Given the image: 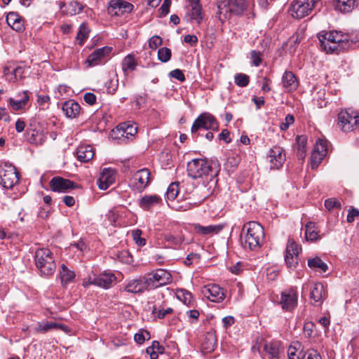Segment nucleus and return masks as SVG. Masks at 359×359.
Masks as SVG:
<instances>
[{
  "label": "nucleus",
  "mask_w": 359,
  "mask_h": 359,
  "mask_svg": "<svg viewBox=\"0 0 359 359\" xmlns=\"http://www.w3.org/2000/svg\"><path fill=\"white\" fill-rule=\"evenodd\" d=\"M318 37L321 48L327 53L338 54L341 51L359 47V41L337 31H323L318 34Z\"/></svg>",
  "instance_id": "f257e3e1"
},
{
  "label": "nucleus",
  "mask_w": 359,
  "mask_h": 359,
  "mask_svg": "<svg viewBox=\"0 0 359 359\" xmlns=\"http://www.w3.org/2000/svg\"><path fill=\"white\" fill-rule=\"evenodd\" d=\"M219 171V165L216 162L206 159L195 158L187 163L188 175L193 179L202 178L203 184L210 185V188L216 185Z\"/></svg>",
  "instance_id": "f03ea898"
},
{
  "label": "nucleus",
  "mask_w": 359,
  "mask_h": 359,
  "mask_svg": "<svg viewBox=\"0 0 359 359\" xmlns=\"http://www.w3.org/2000/svg\"><path fill=\"white\" fill-rule=\"evenodd\" d=\"M264 241L263 226L258 222L250 221L245 223L241 232V242L245 249L257 250Z\"/></svg>",
  "instance_id": "7ed1b4c3"
},
{
  "label": "nucleus",
  "mask_w": 359,
  "mask_h": 359,
  "mask_svg": "<svg viewBox=\"0 0 359 359\" xmlns=\"http://www.w3.org/2000/svg\"><path fill=\"white\" fill-rule=\"evenodd\" d=\"M252 6H254L253 0H219L217 17L221 22H224L231 14L241 15Z\"/></svg>",
  "instance_id": "20e7f679"
},
{
  "label": "nucleus",
  "mask_w": 359,
  "mask_h": 359,
  "mask_svg": "<svg viewBox=\"0 0 359 359\" xmlns=\"http://www.w3.org/2000/svg\"><path fill=\"white\" fill-rule=\"evenodd\" d=\"M34 261L41 276L48 277L55 273L56 263L48 248L38 249L35 252Z\"/></svg>",
  "instance_id": "39448f33"
},
{
  "label": "nucleus",
  "mask_w": 359,
  "mask_h": 359,
  "mask_svg": "<svg viewBox=\"0 0 359 359\" xmlns=\"http://www.w3.org/2000/svg\"><path fill=\"white\" fill-rule=\"evenodd\" d=\"M338 127L344 133L353 131L359 126V114L351 109L342 110L338 114Z\"/></svg>",
  "instance_id": "423d86ee"
},
{
  "label": "nucleus",
  "mask_w": 359,
  "mask_h": 359,
  "mask_svg": "<svg viewBox=\"0 0 359 359\" xmlns=\"http://www.w3.org/2000/svg\"><path fill=\"white\" fill-rule=\"evenodd\" d=\"M19 179V173L15 166L8 163L0 165V184L3 187L12 189Z\"/></svg>",
  "instance_id": "0eeeda50"
},
{
  "label": "nucleus",
  "mask_w": 359,
  "mask_h": 359,
  "mask_svg": "<svg viewBox=\"0 0 359 359\" xmlns=\"http://www.w3.org/2000/svg\"><path fill=\"white\" fill-rule=\"evenodd\" d=\"M318 0H294L290 5V12L294 18L301 19L309 15Z\"/></svg>",
  "instance_id": "6e6552de"
},
{
  "label": "nucleus",
  "mask_w": 359,
  "mask_h": 359,
  "mask_svg": "<svg viewBox=\"0 0 359 359\" xmlns=\"http://www.w3.org/2000/svg\"><path fill=\"white\" fill-rule=\"evenodd\" d=\"M149 289L165 285L172 282V276L168 271L158 269L155 271L145 274Z\"/></svg>",
  "instance_id": "1a4fd4ad"
},
{
  "label": "nucleus",
  "mask_w": 359,
  "mask_h": 359,
  "mask_svg": "<svg viewBox=\"0 0 359 359\" xmlns=\"http://www.w3.org/2000/svg\"><path fill=\"white\" fill-rule=\"evenodd\" d=\"M218 130L219 124L213 115L210 113H202L194 121L191 131L195 134L200 129Z\"/></svg>",
  "instance_id": "9d476101"
},
{
  "label": "nucleus",
  "mask_w": 359,
  "mask_h": 359,
  "mask_svg": "<svg viewBox=\"0 0 359 359\" xmlns=\"http://www.w3.org/2000/svg\"><path fill=\"white\" fill-rule=\"evenodd\" d=\"M149 170L147 168L137 171L130 180V186L137 191H142L150 183Z\"/></svg>",
  "instance_id": "9b49d317"
},
{
  "label": "nucleus",
  "mask_w": 359,
  "mask_h": 359,
  "mask_svg": "<svg viewBox=\"0 0 359 359\" xmlns=\"http://www.w3.org/2000/svg\"><path fill=\"white\" fill-rule=\"evenodd\" d=\"M301 250L302 248L293 240H288L285 255V261L288 268L294 269L297 266Z\"/></svg>",
  "instance_id": "f8f14e48"
},
{
  "label": "nucleus",
  "mask_w": 359,
  "mask_h": 359,
  "mask_svg": "<svg viewBox=\"0 0 359 359\" xmlns=\"http://www.w3.org/2000/svg\"><path fill=\"white\" fill-rule=\"evenodd\" d=\"M201 293L204 297L213 302H221L225 298L224 289L216 284H208L203 286Z\"/></svg>",
  "instance_id": "ddd939ff"
},
{
  "label": "nucleus",
  "mask_w": 359,
  "mask_h": 359,
  "mask_svg": "<svg viewBox=\"0 0 359 359\" xmlns=\"http://www.w3.org/2000/svg\"><path fill=\"white\" fill-rule=\"evenodd\" d=\"M49 185L53 191L58 193H66L77 187V184L73 181L59 176L53 177Z\"/></svg>",
  "instance_id": "4468645a"
},
{
  "label": "nucleus",
  "mask_w": 359,
  "mask_h": 359,
  "mask_svg": "<svg viewBox=\"0 0 359 359\" xmlns=\"http://www.w3.org/2000/svg\"><path fill=\"white\" fill-rule=\"evenodd\" d=\"M124 290L129 293H142L146 290H149L148 283L145 275L139 278L133 279L126 284Z\"/></svg>",
  "instance_id": "2eb2a0df"
},
{
  "label": "nucleus",
  "mask_w": 359,
  "mask_h": 359,
  "mask_svg": "<svg viewBox=\"0 0 359 359\" xmlns=\"http://www.w3.org/2000/svg\"><path fill=\"white\" fill-rule=\"evenodd\" d=\"M189 6L187 13L184 17L187 22L196 20L200 24L203 20L202 7L199 3V0H188Z\"/></svg>",
  "instance_id": "dca6fc26"
},
{
  "label": "nucleus",
  "mask_w": 359,
  "mask_h": 359,
  "mask_svg": "<svg viewBox=\"0 0 359 359\" xmlns=\"http://www.w3.org/2000/svg\"><path fill=\"white\" fill-rule=\"evenodd\" d=\"M112 50L111 47L104 46L96 49L88 57L87 62L89 66H96L104 62Z\"/></svg>",
  "instance_id": "f3484780"
},
{
  "label": "nucleus",
  "mask_w": 359,
  "mask_h": 359,
  "mask_svg": "<svg viewBox=\"0 0 359 359\" xmlns=\"http://www.w3.org/2000/svg\"><path fill=\"white\" fill-rule=\"evenodd\" d=\"M280 304L283 309L291 311L297 305V293L293 290H288L281 292Z\"/></svg>",
  "instance_id": "a211bd4d"
},
{
  "label": "nucleus",
  "mask_w": 359,
  "mask_h": 359,
  "mask_svg": "<svg viewBox=\"0 0 359 359\" xmlns=\"http://www.w3.org/2000/svg\"><path fill=\"white\" fill-rule=\"evenodd\" d=\"M133 5L129 2L112 0L108 8V12L112 15H120L124 13H130L133 10Z\"/></svg>",
  "instance_id": "6ab92c4d"
},
{
  "label": "nucleus",
  "mask_w": 359,
  "mask_h": 359,
  "mask_svg": "<svg viewBox=\"0 0 359 359\" xmlns=\"http://www.w3.org/2000/svg\"><path fill=\"white\" fill-rule=\"evenodd\" d=\"M268 158L271 168L278 169L285 161V154L282 147L275 146L269 150Z\"/></svg>",
  "instance_id": "aec40b11"
},
{
  "label": "nucleus",
  "mask_w": 359,
  "mask_h": 359,
  "mask_svg": "<svg viewBox=\"0 0 359 359\" xmlns=\"http://www.w3.org/2000/svg\"><path fill=\"white\" fill-rule=\"evenodd\" d=\"M115 172L109 168H104L97 180V185L100 189L106 190L115 182Z\"/></svg>",
  "instance_id": "412c9836"
},
{
  "label": "nucleus",
  "mask_w": 359,
  "mask_h": 359,
  "mask_svg": "<svg viewBox=\"0 0 359 359\" xmlns=\"http://www.w3.org/2000/svg\"><path fill=\"white\" fill-rule=\"evenodd\" d=\"M116 278L112 273H103L93 278L94 285L104 289L110 288Z\"/></svg>",
  "instance_id": "4be33fe9"
},
{
  "label": "nucleus",
  "mask_w": 359,
  "mask_h": 359,
  "mask_svg": "<svg viewBox=\"0 0 359 359\" xmlns=\"http://www.w3.org/2000/svg\"><path fill=\"white\" fill-rule=\"evenodd\" d=\"M359 0H333L334 9L342 13L352 12L358 5Z\"/></svg>",
  "instance_id": "5701e85b"
},
{
  "label": "nucleus",
  "mask_w": 359,
  "mask_h": 359,
  "mask_svg": "<svg viewBox=\"0 0 359 359\" xmlns=\"http://www.w3.org/2000/svg\"><path fill=\"white\" fill-rule=\"evenodd\" d=\"M62 109L65 116L69 118H76L81 113V106L73 100L63 102Z\"/></svg>",
  "instance_id": "b1692460"
},
{
  "label": "nucleus",
  "mask_w": 359,
  "mask_h": 359,
  "mask_svg": "<svg viewBox=\"0 0 359 359\" xmlns=\"http://www.w3.org/2000/svg\"><path fill=\"white\" fill-rule=\"evenodd\" d=\"M264 351L269 358H279L283 352V347L280 341H272L265 344Z\"/></svg>",
  "instance_id": "393cba45"
},
{
  "label": "nucleus",
  "mask_w": 359,
  "mask_h": 359,
  "mask_svg": "<svg viewBox=\"0 0 359 359\" xmlns=\"http://www.w3.org/2000/svg\"><path fill=\"white\" fill-rule=\"evenodd\" d=\"M325 292L321 283H314L310 288V298L313 301V304H320L325 298Z\"/></svg>",
  "instance_id": "a878e982"
},
{
  "label": "nucleus",
  "mask_w": 359,
  "mask_h": 359,
  "mask_svg": "<svg viewBox=\"0 0 359 359\" xmlns=\"http://www.w3.org/2000/svg\"><path fill=\"white\" fill-rule=\"evenodd\" d=\"M6 22L13 29L17 32H22L24 29L23 19L18 13H9L6 17Z\"/></svg>",
  "instance_id": "bb28decb"
},
{
  "label": "nucleus",
  "mask_w": 359,
  "mask_h": 359,
  "mask_svg": "<svg viewBox=\"0 0 359 359\" xmlns=\"http://www.w3.org/2000/svg\"><path fill=\"white\" fill-rule=\"evenodd\" d=\"M283 88L287 92L295 90L298 83L295 75L292 72L286 71L282 78Z\"/></svg>",
  "instance_id": "cd10ccee"
},
{
  "label": "nucleus",
  "mask_w": 359,
  "mask_h": 359,
  "mask_svg": "<svg viewBox=\"0 0 359 359\" xmlns=\"http://www.w3.org/2000/svg\"><path fill=\"white\" fill-rule=\"evenodd\" d=\"M85 8V6L81 4L79 1L72 0L67 4L66 9L62 11V14L65 15L74 16L81 13Z\"/></svg>",
  "instance_id": "c85d7f7f"
},
{
  "label": "nucleus",
  "mask_w": 359,
  "mask_h": 359,
  "mask_svg": "<svg viewBox=\"0 0 359 359\" xmlns=\"http://www.w3.org/2000/svg\"><path fill=\"white\" fill-rule=\"evenodd\" d=\"M59 276L61 284L64 286L74 280L76 274L74 271L70 270L65 264H62L59 269Z\"/></svg>",
  "instance_id": "c756f323"
},
{
  "label": "nucleus",
  "mask_w": 359,
  "mask_h": 359,
  "mask_svg": "<svg viewBox=\"0 0 359 359\" xmlns=\"http://www.w3.org/2000/svg\"><path fill=\"white\" fill-rule=\"evenodd\" d=\"M18 96L19 99L10 98L8 100L10 107L14 111L24 109L29 100V95L26 91L22 92Z\"/></svg>",
  "instance_id": "7c9ffc66"
},
{
  "label": "nucleus",
  "mask_w": 359,
  "mask_h": 359,
  "mask_svg": "<svg viewBox=\"0 0 359 359\" xmlns=\"http://www.w3.org/2000/svg\"><path fill=\"white\" fill-rule=\"evenodd\" d=\"M77 158L82 162H88L93 158L94 152L90 145H81L76 149Z\"/></svg>",
  "instance_id": "2f4dec72"
},
{
  "label": "nucleus",
  "mask_w": 359,
  "mask_h": 359,
  "mask_svg": "<svg viewBox=\"0 0 359 359\" xmlns=\"http://www.w3.org/2000/svg\"><path fill=\"white\" fill-rule=\"evenodd\" d=\"M161 201V198L158 195H145L140 198L139 205L144 210H148Z\"/></svg>",
  "instance_id": "473e14b6"
},
{
  "label": "nucleus",
  "mask_w": 359,
  "mask_h": 359,
  "mask_svg": "<svg viewBox=\"0 0 359 359\" xmlns=\"http://www.w3.org/2000/svg\"><path fill=\"white\" fill-rule=\"evenodd\" d=\"M216 345L217 338L215 332L213 331L206 332L202 342L203 348L207 352H211L214 351Z\"/></svg>",
  "instance_id": "72a5a7b5"
},
{
  "label": "nucleus",
  "mask_w": 359,
  "mask_h": 359,
  "mask_svg": "<svg viewBox=\"0 0 359 359\" xmlns=\"http://www.w3.org/2000/svg\"><path fill=\"white\" fill-rule=\"evenodd\" d=\"M67 327L64 325L57 324L55 322H38L34 327V330L37 332L45 333L53 329L60 328L65 330Z\"/></svg>",
  "instance_id": "f704fd0d"
},
{
  "label": "nucleus",
  "mask_w": 359,
  "mask_h": 359,
  "mask_svg": "<svg viewBox=\"0 0 359 359\" xmlns=\"http://www.w3.org/2000/svg\"><path fill=\"white\" fill-rule=\"evenodd\" d=\"M222 229V226L221 225H209L207 226H203L201 224H195L194 230L197 233L201 235H212L214 233H217Z\"/></svg>",
  "instance_id": "c9c22d12"
},
{
  "label": "nucleus",
  "mask_w": 359,
  "mask_h": 359,
  "mask_svg": "<svg viewBox=\"0 0 359 359\" xmlns=\"http://www.w3.org/2000/svg\"><path fill=\"white\" fill-rule=\"evenodd\" d=\"M305 236L307 241H314L320 238L316 224L309 222L305 226Z\"/></svg>",
  "instance_id": "e433bc0d"
},
{
  "label": "nucleus",
  "mask_w": 359,
  "mask_h": 359,
  "mask_svg": "<svg viewBox=\"0 0 359 359\" xmlns=\"http://www.w3.org/2000/svg\"><path fill=\"white\" fill-rule=\"evenodd\" d=\"M165 351L164 347L157 341H154L151 346L146 349L147 354L150 355L151 359H156L159 354H162Z\"/></svg>",
  "instance_id": "4c0bfd02"
},
{
  "label": "nucleus",
  "mask_w": 359,
  "mask_h": 359,
  "mask_svg": "<svg viewBox=\"0 0 359 359\" xmlns=\"http://www.w3.org/2000/svg\"><path fill=\"white\" fill-rule=\"evenodd\" d=\"M137 67V62L132 55H128L124 57L122 62V69L125 74H128V72H132Z\"/></svg>",
  "instance_id": "58836bf2"
},
{
  "label": "nucleus",
  "mask_w": 359,
  "mask_h": 359,
  "mask_svg": "<svg viewBox=\"0 0 359 359\" xmlns=\"http://www.w3.org/2000/svg\"><path fill=\"white\" fill-rule=\"evenodd\" d=\"M117 130L121 133L122 136L128 137V135L133 136L137 133V127L126 123L120 124L117 127Z\"/></svg>",
  "instance_id": "ea45409f"
},
{
  "label": "nucleus",
  "mask_w": 359,
  "mask_h": 359,
  "mask_svg": "<svg viewBox=\"0 0 359 359\" xmlns=\"http://www.w3.org/2000/svg\"><path fill=\"white\" fill-rule=\"evenodd\" d=\"M308 266L310 268L316 269L323 272H325L328 268L327 265L318 257L309 259Z\"/></svg>",
  "instance_id": "a19ab883"
},
{
  "label": "nucleus",
  "mask_w": 359,
  "mask_h": 359,
  "mask_svg": "<svg viewBox=\"0 0 359 359\" xmlns=\"http://www.w3.org/2000/svg\"><path fill=\"white\" fill-rule=\"evenodd\" d=\"M306 137L304 136H297L296 138L297 155L299 158H304L306 155Z\"/></svg>",
  "instance_id": "79ce46f5"
},
{
  "label": "nucleus",
  "mask_w": 359,
  "mask_h": 359,
  "mask_svg": "<svg viewBox=\"0 0 359 359\" xmlns=\"http://www.w3.org/2000/svg\"><path fill=\"white\" fill-rule=\"evenodd\" d=\"M90 29L87 27L86 23H82L80 27L79 32H77L76 39L79 41V44L82 45L85 39L88 37Z\"/></svg>",
  "instance_id": "37998d69"
},
{
  "label": "nucleus",
  "mask_w": 359,
  "mask_h": 359,
  "mask_svg": "<svg viewBox=\"0 0 359 359\" xmlns=\"http://www.w3.org/2000/svg\"><path fill=\"white\" fill-rule=\"evenodd\" d=\"M179 190V182L171 183L167 189V198L170 201H173L178 195Z\"/></svg>",
  "instance_id": "c03bdc74"
},
{
  "label": "nucleus",
  "mask_w": 359,
  "mask_h": 359,
  "mask_svg": "<svg viewBox=\"0 0 359 359\" xmlns=\"http://www.w3.org/2000/svg\"><path fill=\"white\" fill-rule=\"evenodd\" d=\"M172 312L173 309L172 308H167L164 309L158 307L156 305H154L152 308V313L159 319L164 318L167 315L171 314Z\"/></svg>",
  "instance_id": "a18cd8bd"
},
{
  "label": "nucleus",
  "mask_w": 359,
  "mask_h": 359,
  "mask_svg": "<svg viewBox=\"0 0 359 359\" xmlns=\"http://www.w3.org/2000/svg\"><path fill=\"white\" fill-rule=\"evenodd\" d=\"M306 355L302 351H299L295 346H290L287 350L288 359H303Z\"/></svg>",
  "instance_id": "49530a36"
},
{
  "label": "nucleus",
  "mask_w": 359,
  "mask_h": 359,
  "mask_svg": "<svg viewBox=\"0 0 359 359\" xmlns=\"http://www.w3.org/2000/svg\"><path fill=\"white\" fill-rule=\"evenodd\" d=\"M325 154H320L319 153H318V151L313 150L311 156V169H316L321 163L322 160L325 158Z\"/></svg>",
  "instance_id": "de8ad7c7"
},
{
  "label": "nucleus",
  "mask_w": 359,
  "mask_h": 359,
  "mask_svg": "<svg viewBox=\"0 0 359 359\" xmlns=\"http://www.w3.org/2000/svg\"><path fill=\"white\" fill-rule=\"evenodd\" d=\"M171 50L166 47L161 48L158 50V58L163 62H167L170 60L171 57Z\"/></svg>",
  "instance_id": "09e8293b"
},
{
  "label": "nucleus",
  "mask_w": 359,
  "mask_h": 359,
  "mask_svg": "<svg viewBox=\"0 0 359 359\" xmlns=\"http://www.w3.org/2000/svg\"><path fill=\"white\" fill-rule=\"evenodd\" d=\"M250 77L245 74L239 73L235 75V83L240 87H245L248 85Z\"/></svg>",
  "instance_id": "8fccbe9b"
},
{
  "label": "nucleus",
  "mask_w": 359,
  "mask_h": 359,
  "mask_svg": "<svg viewBox=\"0 0 359 359\" xmlns=\"http://www.w3.org/2000/svg\"><path fill=\"white\" fill-rule=\"evenodd\" d=\"M341 206L340 201L335 198H330L325 201V207L329 211L333 209H339Z\"/></svg>",
  "instance_id": "3c124183"
},
{
  "label": "nucleus",
  "mask_w": 359,
  "mask_h": 359,
  "mask_svg": "<svg viewBox=\"0 0 359 359\" xmlns=\"http://www.w3.org/2000/svg\"><path fill=\"white\" fill-rule=\"evenodd\" d=\"M13 70V65H8L4 68V76L6 78V80L10 83L16 82V77L15 76L14 72Z\"/></svg>",
  "instance_id": "603ef678"
},
{
  "label": "nucleus",
  "mask_w": 359,
  "mask_h": 359,
  "mask_svg": "<svg viewBox=\"0 0 359 359\" xmlns=\"http://www.w3.org/2000/svg\"><path fill=\"white\" fill-rule=\"evenodd\" d=\"M313 150L318 151V153L323 154L325 156L327 154V143L326 140L319 139L314 147Z\"/></svg>",
  "instance_id": "864d4df0"
},
{
  "label": "nucleus",
  "mask_w": 359,
  "mask_h": 359,
  "mask_svg": "<svg viewBox=\"0 0 359 359\" xmlns=\"http://www.w3.org/2000/svg\"><path fill=\"white\" fill-rule=\"evenodd\" d=\"M133 240L136 244L139 246H144L146 244V240L141 238L142 231L140 229H135L132 232Z\"/></svg>",
  "instance_id": "5fc2aeb1"
},
{
  "label": "nucleus",
  "mask_w": 359,
  "mask_h": 359,
  "mask_svg": "<svg viewBox=\"0 0 359 359\" xmlns=\"http://www.w3.org/2000/svg\"><path fill=\"white\" fill-rule=\"evenodd\" d=\"M171 5V0H164L163 4L159 8V16L161 18L165 17L170 11Z\"/></svg>",
  "instance_id": "6e6d98bb"
},
{
  "label": "nucleus",
  "mask_w": 359,
  "mask_h": 359,
  "mask_svg": "<svg viewBox=\"0 0 359 359\" xmlns=\"http://www.w3.org/2000/svg\"><path fill=\"white\" fill-rule=\"evenodd\" d=\"M164 239L170 242V243L175 245H180L182 243L183 239L181 237L179 236H175L172 234H165Z\"/></svg>",
  "instance_id": "4d7b16f0"
},
{
  "label": "nucleus",
  "mask_w": 359,
  "mask_h": 359,
  "mask_svg": "<svg viewBox=\"0 0 359 359\" xmlns=\"http://www.w3.org/2000/svg\"><path fill=\"white\" fill-rule=\"evenodd\" d=\"M250 58L254 66L258 67L262 62L261 53L259 51L252 50Z\"/></svg>",
  "instance_id": "13d9d810"
},
{
  "label": "nucleus",
  "mask_w": 359,
  "mask_h": 359,
  "mask_svg": "<svg viewBox=\"0 0 359 359\" xmlns=\"http://www.w3.org/2000/svg\"><path fill=\"white\" fill-rule=\"evenodd\" d=\"M13 65V72H14L15 76L16 77V81H18L19 79H21L23 76V74L25 73V67L20 65Z\"/></svg>",
  "instance_id": "bf43d9fd"
},
{
  "label": "nucleus",
  "mask_w": 359,
  "mask_h": 359,
  "mask_svg": "<svg viewBox=\"0 0 359 359\" xmlns=\"http://www.w3.org/2000/svg\"><path fill=\"white\" fill-rule=\"evenodd\" d=\"M162 39L158 36H152L149 41V46L151 49H156L159 46L162 44Z\"/></svg>",
  "instance_id": "052dcab7"
},
{
  "label": "nucleus",
  "mask_w": 359,
  "mask_h": 359,
  "mask_svg": "<svg viewBox=\"0 0 359 359\" xmlns=\"http://www.w3.org/2000/svg\"><path fill=\"white\" fill-rule=\"evenodd\" d=\"M294 121V116L291 114H287L285 116V122L282 123L280 126V128L281 130H286L288 129L290 125H292Z\"/></svg>",
  "instance_id": "680f3d73"
},
{
  "label": "nucleus",
  "mask_w": 359,
  "mask_h": 359,
  "mask_svg": "<svg viewBox=\"0 0 359 359\" xmlns=\"http://www.w3.org/2000/svg\"><path fill=\"white\" fill-rule=\"evenodd\" d=\"M146 337H147L148 339L150 337L149 332H148L147 331H144V333L142 332L137 333L134 336L135 341L139 344H143L144 341H145Z\"/></svg>",
  "instance_id": "e2e57ef3"
},
{
  "label": "nucleus",
  "mask_w": 359,
  "mask_h": 359,
  "mask_svg": "<svg viewBox=\"0 0 359 359\" xmlns=\"http://www.w3.org/2000/svg\"><path fill=\"white\" fill-rule=\"evenodd\" d=\"M359 216V210L355 208L351 207L348 210L346 220L348 223L354 221L355 218Z\"/></svg>",
  "instance_id": "0e129e2a"
},
{
  "label": "nucleus",
  "mask_w": 359,
  "mask_h": 359,
  "mask_svg": "<svg viewBox=\"0 0 359 359\" xmlns=\"http://www.w3.org/2000/svg\"><path fill=\"white\" fill-rule=\"evenodd\" d=\"M120 261L124 263L130 264L133 262V257L127 251H123L118 255Z\"/></svg>",
  "instance_id": "69168bd1"
},
{
  "label": "nucleus",
  "mask_w": 359,
  "mask_h": 359,
  "mask_svg": "<svg viewBox=\"0 0 359 359\" xmlns=\"http://www.w3.org/2000/svg\"><path fill=\"white\" fill-rule=\"evenodd\" d=\"M200 259V255L196 253H190L187 255L186 259L184 263L187 266H190L192 264L194 261H198Z\"/></svg>",
  "instance_id": "338daca9"
},
{
  "label": "nucleus",
  "mask_w": 359,
  "mask_h": 359,
  "mask_svg": "<svg viewBox=\"0 0 359 359\" xmlns=\"http://www.w3.org/2000/svg\"><path fill=\"white\" fill-rule=\"evenodd\" d=\"M170 76L177 79L180 81H185V76L183 72L179 69H176L175 70L171 71L170 72Z\"/></svg>",
  "instance_id": "774afa93"
}]
</instances>
